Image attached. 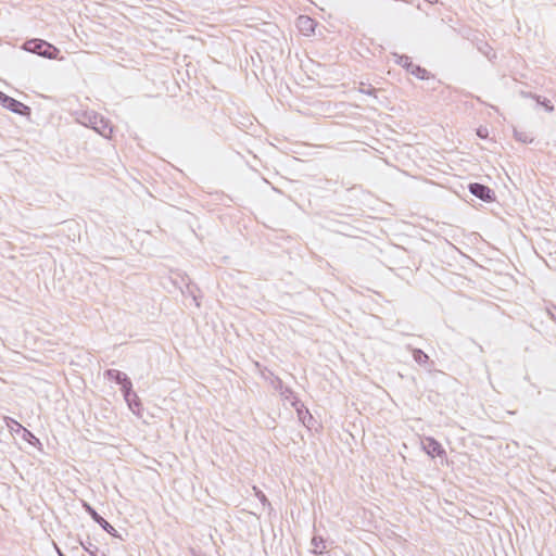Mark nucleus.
<instances>
[{
    "label": "nucleus",
    "instance_id": "19",
    "mask_svg": "<svg viewBox=\"0 0 556 556\" xmlns=\"http://www.w3.org/2000/svg\"><path fill=\"white\" fill-rule=\"evenodd\" d=\"M257 496H258V500L261 501V503L264 506L265 505L270 506V503H269V501L267 500V497H266V495L264 493L260 492V494H257Z\"/></svg>",
    "mask_w": 556,
    "mask_h": 556
},
{
    "label": "nucleus",
    "instance_id": "23",
    "mask_svg": "<svg viewBox=\"0 0 556 556\" xmlns=\"http://www.w3.org/2000/svg\"><path fill=\"white\" fill-rule=\"evenodd\" d=\"M187 290H188V292H189L190 294H192L193 300L195 301V300H197V296L193 294V291H192V289H191V286H190V285H188V286H187Z\"/></svg>",
    "mask_w": 556,
    "mask_h": 556
},
{
    "label": "nucleus",
    "instance_id": "5",
    "mask_svg": "<svg viewBox=\"0 0 556 556\" xmlns=\"http://www.w3.org/2000/svg\"><path fill=\"white\" fill-rule=\"evenodd\" d=\"M83 507L85 511L91 517V519L102 528L103 531H105L106 533L114 538H121L116 529L102 516H100L98 511L89 503L84 501Z\"/></svg>",
    "mask_w": 556,
    "mask_h": 556
},
{
    "label": "nucleus",
    "instance_id": "10",
    "mask_svg": "<svg viewBox=\"0 0 556 556\" xmlns=\"http://www.w3.org/2000/svg\"><path fill=\"white\" fill-rule=\"evenodd\" d=\"M104 378H106L110 381H114L119 386L123 384L127 379H129V377L125 372L117 369H106L104 371Z\"/></svg>",
    "mask_w": 556,
    "mask_h": 556
},
{
    "label": "nucleus",
    "instance_id": "2",
    "mask_svg": "<svg viewBox=\"0 0 556 556\" xmlns=\"http://www.w3.org/2000/svg\"><path fill=\"white\" fill-rule=\"evenodd\" d=\"M23 49L27 52L37 54L49 60L58 59V55L60 53V50L55 46L39 38L26 40L23 45Z\"/></svg>",
    "mask_w": 556,
    "mask_h": 556
},
{
    "label": "nucleus",
    "instance_id": "21",
    "mask_svg": "<svg viewBox=\"0 0 556 556\" xmlns=\"http://www.w3.org/2000/svg\"><path fill=\"white\" fill-rule=\"evenodd\" d=\"M361 92L366 93V94H372L374 92H376V89L372 88L371 86H368V88H362Z\"/></svg>",
    "mask_w": 556,
    "mask_h": 556
},
{
    "label": "nucleus",
    "instance_id": "8",
    "mask_svg": "<svg viewBox=\"0 0 556 556\" xmlns=\"http://www.w3.org/2000/svg\"><path fill=\"white\" fill-rule=\"evenodd\" d=\"M9 420H11L14 425H17V429L15 430V432L20 434L24 441L36 447L41 446L39 439L31 431H29L27 428L23 427L18 421L12 418H10Z\"/></svg>",
    "mask_w": 556,
    "mask_h": 556
},
{
    "label": "nucleus",
    "instance_id": "27",
    "mask_svg": "<svg viewBox=\"0 0 556 556\" xmlns=\"http://www.w3.org/2000/svg\"><path fill=\"white\" fill-rule=\"evenodd\" d=\"M56 553L59 556H65V554L59 547H56Z\"/></svg>",
    "mask_w": 556,
    "mask_h": 556
},
{
    "label": "nucleus",
    "instance_id": "7",
    "mask_svg": "<svg viewBox=\"0 0 556 556\" xmlns=\"http://www.w3.org/2000/svg\"><path fill=\"white\" fill-rule=\"evenodd\" d=\"M422 448L431 458L446 455L442 444L432 437L425 438L422 441Z\"/></svg>",
    "mask_w": 556,
    "mask_h": 556
},
{
    "label": "nucleus",
    "instance_id": "6",
    "mask_svg": "<svg viewBox=\"0 0 556 556\" xmlns=\"http://www.w3.org/2000/svg\"><path fill=\"white\" fill-rule=\"evenodd\" d=\"M468 190L472 195L486 203L493 202L496 199L494 190L480 182H470Z\"/></svg>",
    "mask_w": 556,
    "mask_h": 556
},
{
    "label": "nucleus",
    "instance_id": "18",
    "mask_svg": "<svg viewBox=\"0 0 556 556\" xmlns=\"http://www.w3.org/2000/svg\"><path fill=\"white\" fill-rule=\"evenodd\" d=\"M477 136L481 139H485L488 138L489 136V130L486 127H482L480 126L478 129H477Z\"/></svg>",
    "mask_w": 556,
    "mask_h": 556
},
{
    "label": "nucleus",
    "instance_id": "14",
    "mask_svg": "<svg viewBox=\"0 0 556 556\" xmlns=\"http://www.w3.org/2000/svg\"><path fill=\"white\" fill-rule=\"evenodd\" d=\"M413 358L418 365H425L429 361L428 354L420 349H412Z\"/></svg>",
    "mask_w": 556,
    "mask_h": 556
},
{
    "label": "nucleus",
    "instance_id": "4",
    "mask_svg": "<svg viewBox=\"0 0 556 556\" xmlns=\"http://www.w3.org/2000/svg\"><path fill=\"white\" fill-rule=\"evenodd\" d=\"M0 104L11 111L12 113H15L21 116H29L30 115V108L23 102L5 94L4 92L0 91Z\"/></svg>",
    "mask_w": 556,
    "mask_h": 556
},
{
    "label": "nucleus",
    "instance_id": "11",
    "mask_svg": "<svg viewBox=\"0 0 556 556\" xmlns=\"http://www.w3.org/2000/svg\"><path fill=\"white\" fill-rule=\"evenodd\" d=\"M514 137L517 141L521 143H532L534 140V137L532 136L531 132L520 130L517 128L514 129Z\"/></svg>",
    "mask_w": 556,
    "mask_h": 556
},
{
    "label": "nucleus",
    "instance_id": "26",
    "mask_svg": "<svg viewBox=\"0 0 556 556\" xmlns=\"http://www.w3.org/2000/svg\"><path fill=\"white\" fill-rule=\"evenodd\" d=\"M485 47H486L488 49H484V50H482V49H481V51L484 53V55H486L488 58H490V56H489V52H488V50H492V49H491V47H489L488 45H485Z\"/></svg>",
    "mask_w": 556,
    "mask_h": 556
},
{
    "label": "nucleus",
    "instance_id": "22",
    "mask_svg": "<svg viewBox=\"0 0 556 556\" xmlns=\"http://www.w3.org/2000/svg\"><path fill=\"white\" fill-rule=\"evenodd\" d=\"M8 426L11 428L12 431L15 432V430L17 429V425H14L11 420L10 422H8Z\"/></svg>",
    "mask_w": 556,
    "mask_h": 556
},
{
    "label": "nucleus",
    "instance_id": "28",
    "mask_svg": "<svg viewBox=\"0 0 556 556\" xmlns=\"http://www.w3.org/2000/svg\"><path fill=\"white\" fill-rule=\"evenodd\" d=\"M306 414L308 415V418L312 420L313 416L308 412H306Z\"/></svg>",
    "mask_w": 556,
    "mask_h": 556
},
{
    "label": "nucleus",
    "instance_id": "15",
    "mask_svg": "<svg viewBox=\"0 0 556 556\" xmlns=\"http://www.w3.org/2000/svg\"><path fill=\"white\" fill-rule=\"evenodd\" d=\"M80 545L90 555V556H98L99 548L97 545L92 544L90 541L87 542H80Z\"/></svg>",
    "mask_w": 556,
    "mask_h": 556
},
{
    "label": "nucleus",
    "instance_id": "17",
    "mask_svg": "<svg viewBox=\"0 0 556 556\" xmlns=\"http://www.w3.org/2000/svg\"><path fill=\"white\" fill-rule=\"evenodd\" d=\"M535 101L538 102L539 105L544 106V109L547 112H553L554 111V105L551 103V101L548 99L541 98L540 96H536L535 97Z\"/></svg>",
    "mask_w": 556,
    "mask_h": 556
},
{
    "label": "nucleus",
    "instance_id": "20",
    "mask_svg": "<svg viewBox=\"0 0 556 556\" xmlns=\"http://www.w3.org/2000/svg\"><path fill=\"white\" fill-rule=\"evenodd\" d=\"M519 94L522 97V98H532L535 100V94H533L532 92L530 91H525V90H520L519 91Z\"/></svg>",
    "mask_w": 556,
    "mask_h": 556
},
{
    "label": "nucleus",
    "instance_id": "25",
    "mask_svg": "<svg viewBox=\"0 0 556 556\" xmlns=\"http://www.w3.org/2000/svg\"><path fill=\"white\" fill-rule=\"evenodd\" d=\"M485 47H486L488 49H484V50H482V49H481V51L484 53V55H486L488 58H490V56H489V52H488V50H492V49H491V47H489L488 45H485Z\"/></svg>",
    "mask_w": 556,
    "mask_h": 556
},
{
    "label": "nucleus",
    "instance_id": "13",
    "mask_svg": "<svg viewBox=\"0 0 556 556\" xmlns=\"http://www.w3.org/2000/svg\"><path fill=\"white\" fill-rule=\"evenodd\" d=\"M312 545L314 546L312 553L315 555H321L324 553V549L326 548L325 540L320 535L313 536Z\"/></svg>",
    "mask_w": 556,
    "mask_h": 556
},
{
    "label": "nucleus",
    "instance_id": "24",
    "mask_svg": "<svg viewBox=\"0 0 556 556\" xmlns=\"http://www.w3.org/2000/svg\"><path fill=\"white\" fill-rule=\"evenodd\" d=\"M485 47H486L488 49H484V50H482V49H481V51L484 53V55H486L488 58H490V56H489V52H488V50H492V49H491V47H489L488 45H485Z\"/></svg>",
    "mask_w": 556,
    "mask_h": 556
},
{
    "label": "nucleus",
    "instance_id": "1",
    "mask_svg": "<svg viewBox=\"0 0 556 556\" xmlns=\"http://www.w3.org/2000/svg\"><path fill=\"white\" fill-rule=\"evenodd\" d=\"M77 122L92 128L104 138H109L113 131L109 121L94 111H84L78 114Z\"/></svg>",
    "mask_w": 556,
    "mask_h": 556
},
{
    "label": "nucleus",
    "instance_id": "3",
    "mask_svg": "<svg viewBox=\"0 0 556 556\" xmlns=\"http://www.w3.org/2000/svg\"><path fill=\"white\" fill-rule=\"evenodd\" d=\"M395 63L403 66L409 74L418 79L426 80L430 78V73L418 64H414L412 59L405 54L393 53Z\"/></svg>",
    "mask_w": 556,
    "mask_h": 556
},
{
    "label": "nucleus",
    "instance_id": "12",
    "mask_svg": "<svg viewBox=\"0 0 556 556\" xmlns=\"http://www.w3.org/2000/svg\"><path fill=\"white\" fill-rule=\"evenodd\" d=\"M124 400L131 412L136 413L141 408V401L135 391L131 392V395H129V397H124Z\"/></svg>",
    "mask_w": 556,
    "mask_h": 556
},
{
    "label": "nucleus",
    "instance_id": "29",
    "mask_svg": "<svg viewBox=\"0 0 556 556\" xmlns=\"http://www.w3.org/2000/svg\"><path fill=\"white\" fill-rule=\"evenodd\" d=\"M553 319L556 321V314L555 315H552Z\"/></svg>",
    "mask_w": 556,
    "mask_h": 556
},
{
    "label": "nucleus",
    "instance_id": "16",
    "mask_svg": "<svg viewBox=\"0 0 556 556\" xmlns=\"http://www.w3.org/2000/svg\"><path fill=\"white\" fill-rule=\"evenodd\" d=\"M121 391L123 393V397H129L131 395V392H134L132 389V382L129 379H127L123 384H121Z\"/></svg>",
    "mask_w": 556,
    "mask_h": 556
},
{
    "label": "nucleus",
    "instance_id": "9",
    "mask_svg": "<svg viewBox=\"0 0 556 556\" xmlns=\"http://www.w3.org/2000/svg\"><path fill=\"white\" fill-rule=\"evenodd\" d=\"M298 27L306 36L314 34L316 22L307 15H301L298 17Z\"/></svg>",
    "mask_w": 556,
    "mask_h": 556
}]
</instances>
